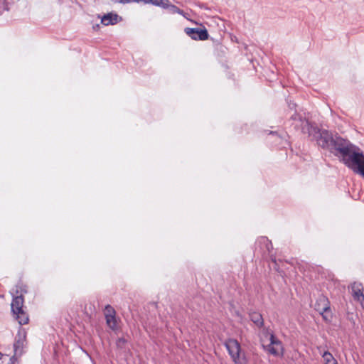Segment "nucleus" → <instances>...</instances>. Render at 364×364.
Returning a JSON list of instances; mask_svg holds the SVG:
<instances>
[{
    "instance_id": "nucleus-1",
    "label": "nucleus",
    "mask_w": 364,
    "mask_h": 364,
    "mask_svg": "<svg viewBox=\"0 0 364 364\" xmlns=\"http://www.w3.org/2000/svg\"><path fill=\"white\" fill-rule=\"evenodd\" d=\"M331 149L340 153L346 165L364 178V155L357 152L354 145L341 136L335 135Z\"/></svg>"
},
{
    "instance_id": "nucleus-2",
    "label": "nucleus",
    "mask_w": 364,
    "mask_h": 364,
    "mask_svg": "<svg viewBox=\"0 0 364 364\" xmlns=\"http://www.w3.org/2000/svg\"><path fill=\"white\" fill-rule=\"evenodd\" d=\"M291 119L296 122L295 127H300L301 132L308 134L313 139H316L318 146L324 149H331L335 136H333L331 132L327 130H320L309 121L303 119L296 113L293 114Z\"/></svg>"
},
{
    "instance_id": "nucleus-3",
    "label": "nucleus",
    "mask_w": 364,
    "mask_h": 364,
    "mask_svg": "<svg viewBox=\"0 0 364 364\" xmlns=\"http://www.w3.org/2000/svg\"><path fill=\"white\" fill-rule=\"evenodd\" d=\"M263 348L266 352L276 357H282L284 355L283 344L273 333L269 336V344L263 345Z\"/></svg>"
},
{
    "instance_id": "nucleus-4",
    "label": "nucleus",
    "mask_w": 364,
    "mask_h": 364,
    "mask_svg": "<svg viewBox=\"0 0 364 364\" xmlns=\"http://www.w3.org/2000/svg\"><path fill=\"white\" fill-rule=\"evenodd\" d=\"M314 309L316 311L319 312L323 318L328 321L331 318L330 302L327 297L324 296H320L315 304Z\"/></svg>"
},
{
    "instance_id": "nucleus-5",
    "label": "nucleus",
    "mask_w": 364,
    "mask_h": 364,
    "mask_svg": "<svg viewBox=\"0 0 364 364\" xmlns=\"http://www.w3.org/2000/svg\"><path fill=\"white\" fill-rule=\"evenodd\" d=\"M225 346L235 364H240V353L241 348L238 341L235 339L230 338L225 341Z\"/></svg>"
},
{
    "instance_id": "nucleus-6",
    "label": "nucleus",
    "mask_w": 364,
    "mask_h": 364,
    "mask_svg": "<svg viewBox=\"0 0 364 364\" xmlns=\"http://www.w3.org/2000/svg\"><path fill=\"white\" fill-rule=\"evenodd\" d=\"M185 33L194 40L205 41L208 38V33L206 29L198 28H186Z\"/></svg>"
},
{
    "instance_id": "nucleus-7",
    "label": "nucleus",
    "mask_w": 364,
    "mask_h": 364,
    "mask_svg": "<svg viewBox=\"0 0 364 364\" xmlns=\"http://www.w3.org/2000/svg\"><path fill=\"white\" fill-rule=\"evenodd\" d=\"M352 296L355 301L360 303L363 308H364V294L363 287L360 282H353L351 284Z\"/></svg>"
},
{
    "instance_id": "nucleus-8",
    "label": "nucleus",
    "mask_w": 364,
    "mask_h": 364,
    "mask_svg": "<svg viewBox=\"0 0 364 364\" xmlns=\"http://www.w3.org/2000/svg\"><path fill=\"white\" fill-rule=\"evenodd\" d=\"M23 297L22 295L14 297L11 302V311L13 314H19L23 310Z\"/></svg>"
},
{
    "instance_id": "nucleus-9",
    "label": "nucleus",
    "mask_w": 364,
    "mask_h": 364,
    "mask_svg": "<svg viewBox=\"0 0 364 364\" xmlns=\"http://www.w3.org/2000/svg\"><path fill=\"white\" fill-rule=\"evenodd\" d=\"M119 16L117 14H107L105 15L101 22L105 26L114 25L118 22Z\"/></svg>"
},
{
    "instance_id": "nucleus-10",
    "label": "nucleus",
    "mask_w": 364,
    "mask_h": 364,
    "mask_svg": "<svg viewBox=\"0 0 364 364\" xmlns=\"http://www.w3.org/2000/svg\"><path fill=\"white\" fill-rule=\"evenodd\" d=\"M24 345V339L21 336L18 338H16L14 343V355H21L22 353V349Z\"/></svg>"
},
{
    "instance_id": "nucleus-11",
    "label": "nucleus",
    "mask_w": 364,
    "mask_h": 364,
    "mask_svg": "<svg viewBox=\"0 0 364 364\" xmlns=\"http://www.w3.org/2000/svg\"><path fill=\"white\" fill-rule=\"evenodd\" d=\"M251 321L257 326L261 327L264 324V321L262 315L257 312H252L250 314Z\"/></svg>"
},
{
    "instance_id": "nucleus-12",
    "label": "nucleus",
    "mask_w": 364,
    "mask_h": 364,
    "mask_svg": "<svg viewBox=\"0 0 364 364\" xmlns=\"http://www.w3.org/2000/svg\"><path fill=\"white\" fill-rule=\"evenodd\" d=\"M16 316V319L21 325L26 324L28 321V317L23 310H21L19 314H14Z\"/></svg>"
},
{
    "instance_id": "nucleus-13",
    "label": "nucleus",
    "mask_w": 364,
    "mask_h": 364,
    "mask_svg": "<svg viewBox=\"0 0 364 364\" xmlns=\"http://www.w3.org/2000/svg\"><path fill=\"white\" fill-rule=\"evenodd\" d=\"M107 325L112 329L116 330L117 328V321L116 316H107L105 318Z\"/></svg>"
},
{
    "instance_id": "nucleus-14",
    "label": "nucleus",
    "mask_w": 364,
    "mask_h": 364,
    "mask_svg": "<svg viewBox=\"0 0 364 364\" xmlns=\"http://www.w3.org/2000/svg\"><path fill=\"white\" fill-rule=\"evenodd\" d=\"M322 357L324 359L326 364H338L332 354L328 351L324 352Z\"/></svg>"
},
{
    "instance_id": "nucleus-15",
    "label": "nucleus",
    "mask_w": 364,
    "mask_h": 364,
    "mask_svg": "<svg viewBox=\"0 0 364 364\" xmlns=\"http://www.w3.org/2000/svg\"><path fill=\"white\" fill-rule=\"evenodd\" d=\"M104 314L105 318L107 316H116V311L112 306L107 305L105 308Z\"/></svg>"
},
{
    "instance_id": "nucleus-16",
    "label": "nucleus",
    "mask_w": 364,
    "mask_h": 364,
    "mask_svg": "<svg viewBox=\"0 0 364 364\" xmlns=\"http://www.w3.org/2000/svg\"><path fill=\"white\" fill-rule=\"evenodd\" d=\"M9 9L8 4L6 0H0V14H1L4 11H7Z\"/></svg>"
},
{
    "instance_id": "nucleus-17",
    "label": "nucleus",
    "mask_w": 364,
    "mask_h": 364,
    "mask_svg": "<svg viewBox=\"0 0 364 364\" xmlns=\"http://www.w3.org/2000/svg\"><path fill=\"white\" fill-rule=\"evenodd\" d=\"M168 8H170L171 11L172 13H178V14L183 13V11H181L180 9H178L177 6H176L174 5L170 4Z\"/></svg>"
},
{
    "instance_id": "nucleus-18",
    "label": "nucleus",
    "mask_w": 364,
    "mask_h": 364,
    "mask_svg": "<svg viewBox=\"0 0 364 364\" xmlns=\"http://www.w3.org/2000/svg\"><path fill=\"white\" fill-rule=\"evenodd\" d=\"M159 4H160V5H159V6H161L163 8H168L169 5H170L168 0H160Z\"/></svg>"
},
{
    "instance_id": "nucleus-19",
    "label": "nucleus",
    "mask_w": 364,
    "mask_h": 364,
    "mask_svg": "<svg viewBox=\"0 0 364 364\" xmlns=\"http://www.w3.org/2000/svg\"><path fill=\"white\" fill-rule=\"evenodd\" d=\"M159 2H160V0H145L146 4L151 3L155 6H159V5H160Z\"/></svg>"
},
{
    "instance_id": "nucleus-20",
    "label": "nucleus",
    "mask_w": 364,
    "mask_h": 364,
    "mask_svg": "<svg viewBox=\"0 0 364 364\" xmlns=\"http://www.w3.org/2000/svg\"><path fill=\"white\" fill-rule=\"evenodd\" d=\"M126 342L125 339L124 338H119L117 340V344L118 346H121L122 345L124 344Z\"/></svg>"
},
{
    "instance_id": "nucleus-21",
    "label": "nucleus",
    "mask_w": 364,
    "mask_h": 364,
    "mask_svg": "<svg viewBox=\"0 0 364 364\" xmlns=\"http://www.w3.org/2000/svg\"><path fill=\"white\" fill-rule=\"evenodd\" d=\"M117 1L122 4H128L132 2V0H117Z\"/></svg>"
},
{
    "instance_id": "nucleus-22",
    "label": "nucleus",
    "mask_w": 364,
    "mask_h": 364,
    "mask_svg": "<svg viewBox=\"0 0 364 364\" xmlns=\"http://www.w3.org/2000/svg\"><path fill=\"white\" fill-rule=\"evenodd\" d=\"M144 1L145 3V0H132V2H141Z\"/></svg>"
},
{
    "instance_id": "nucleus-23",
    "label": "nucleus",
    "mask_w": 364,
    "mask_h": 364,
    "mask_svg": "<svg viewBox=\"0 0 364 364\" xmlns=\"http://www.w3.org/2000/svg\"><path fill=\"white\" fill-rule=\"evenodd\" d=\"M289 107L291 108V109H293L296 107V105L293 104L292 105H289Z\"/></svg>"
}]
</instances>
